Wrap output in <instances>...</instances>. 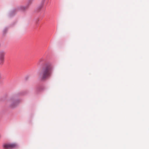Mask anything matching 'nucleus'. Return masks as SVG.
<instances>
[{"label": "nucleus", "mask_w": 149, "mask_h": 149, "mask_svg": "<svg viewBox=\"0 0 149 149\" xmlns=\"http://www.w3.org/2000/svg\"><path fill=\"white\" fill-rule=\"evenodd\" d=\"M21 8L22 10H23L25 9V8L24 7H22Z\"/></svg>", "instance_id": "obj_5"}, {"label": "nucleus", "mask_w": 149, "mask_h": 149, "mask_svg": "<svg viewBox=\"0 0 149 149\" xmlns=\"http://www.w3.org/2000/svg\"><path fill=\"white\" fill-rule=\"evenodd\" d=\"M52 67L47 65V77L51 73Z\"/></svg>", "instance_id": "obj_3"}, {"label": "nucleus", "mask_w": 149, "mask_h": 149, "mask_svg": "<svg viewBox=\"0 0 149 149\" xmlns=\"http://www.w3.org/2000/svg\"><path fill=\"white\" fill-rule=\"evenodd\" d=\"M17 104L16 103H13L11 104L10 105V106L11 107L13 108L15 107L16 106Z\"/></svg>", "instance_id": "obj_4"}, {"label": "nucleus", "mask_w": 149, "mask_h": 149, "mask_svg": "<svg viewBox=\"0 0 149 149\" xmlns=\"http://www.w3.org/2000/svg\"><path fill=\"white\" fill-rule=\"evenodd\" d=\"M4 149H9L13 148L16 146L15 144H6L3 145Z\"/></svg>", "instance_id": "obj_2"}, {"label": "nucleus", "mask_w": 149, "mask_h": 149, "mask_svg": "<svg viewBox=\"0 0 149 149\" xmlns=\"http://www.w3.org/2000/svg\"><path fill=\"white\" fill-rule=\"evenodd\" d=\"M1 78V73H0V79Z\"/></svg>", "instance_id": "obj_6"}, {"label": "nucleus", "mask_w": 149, "mask_h": 149, "mask_svg": "<svg viewBox=\"0 0 149 149\" xmlns=\"http://www.w3.org/2000/svg\"><path fill=\"white\" fill-rule=\"evenodd\" d=\"M37 64L38 65L44 64L42 67L40 75V80L42 81H44L47 79V64L46 60L42 58L39 59Z\"/></svg>", "instance_id": "obj_1"}]
</instances>
